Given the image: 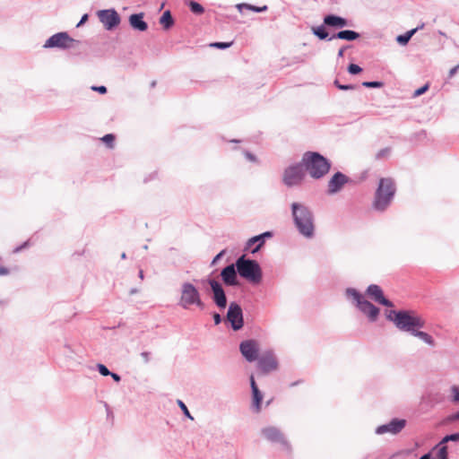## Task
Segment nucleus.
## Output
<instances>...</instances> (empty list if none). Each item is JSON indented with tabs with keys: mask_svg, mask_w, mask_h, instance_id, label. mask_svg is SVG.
Here are the masks:
<instances>
[{
	"mask_svg": "<svg viewBox=\"0 0 459 459\" xmlns=\"http://www.w3.org/2000/svg\"><path fill=\"white\" fill-rule=\"evenodd\" d=\"M293 224L299 235L311 239L316 234L315 216L312 210L303 203L294 202L290 204Z\"/></svg>",
	"mask_w": 459,
	"mask_h": 459,
	"instance_id": "1",
	"label": "nucleus"
},
{
	"mask_svg": "<svg viewBox=\"0 0 459 459\" xmlns=\"http://www.w3.org/2000/svg\"><path fill=\"white\" fill-rule=\"evenodd\" d=\"M385 317L400 331L409 333L410 334L416 328H423L425 326L424 319L410 309L386 310Z\"/></svg>",
	"mask_w": 459,
	"mask_h": 459,
	"instance_id": "2",
	"label": "nucleus"
},
{
	"mask_svg": "<svg viewBox=\"0 0 459 459\" xmlns=\"http://www.w3.org/2000/svg\"><path fill=\"white\" fill-rule=\"evenodd\" d=\"M396 194V185L392 178H381L374 193L371 208L377 212H385L392 204Z\"/></svg>",
	"mask_w": 459,
	"mask_h": 459,
	"instance_id": "3",
	"label": "nucleus"
},
{
	"mask_svg": "<svg viewBox=\"0 0 459 459\" xmlns=\"http://www.w3.org/2000/svg\"><path fill=\"white\" fill-rule=\"evenodd\" d=\"M302 164L311 178L318 180L326 176L332 168V161L319 152L307 151L301 158Z\"/></svg>",
	"mask_w": 459,
	"mask_h": 459,
	"instance_id": "4",
	"label": "nucleus"
},
{
	"mask_svg": "<svg viewBox=\"0 0 459 459\" xmlns=\"http://www.w3.org/2000/svg\"><path fill=\"white\" fill-rule=\"evenodd\" d=\"M345 296L347 299H352L355 307L367 317L368 323L374 324L378 320L381 313L380 307L368 300L359 290L349 287L345 290Z\"/></svg>",
	"mask_w": 459,
	"mask_h": 459,
	"instance_id": "5",
	"label": "nucleus"
},
{
	"mask_svg": "<svg viewBox=\"0 0 459 459\" xmlns=\"http://www.w3.org/2000/svg\"><path fill=\"white\" fill-rule=\"evenodd\" d=\"M238 275L253 285H258L263 280V271L256 260L247 258L245 255L236 260Z\"/></svg>",
	"mask_w": 459,
	"mask_h": 459,
	"instance_id": "6",
	"label": "nucleus"
},
{
	"mask_svg": "<svg viewBox=\"0 0 459 459\" xmlns=\"http://www.w3.org/2000/svg\"><path fill=\"white\" fill-rule=\"evenodd\" d=\"M178 305L188 309L191 306H196L200 310L205 308V303L202 300L198 289L191 282L186 281L181 285V296Z\"/></svg>",
	"mask_w": 459,
	"mask_h": 459,
	"instance_id": "7",
	"label": "nucleus"
},
{
	"mask_svg": "<svg viewBox=\"0 0 459 459\" xmlns=\"http://www.w3.org/2000/svg\"><path fill=\"white\" fill-rule=\"evenodd\" d=\"M307 173L302 161L294 162L287 166L281 174V183L287 188L299 186L306 179Z\"/></svg>",
	"mask_w": 459,
	"mask_h": 459,
	"instance_id": "8",
	"label": "nucleus"
},
{
	"mask_svg": "<svg viewBox=\"0 0 459 459\" xmlns=\"http://www.w3.org/2000/svg\"><path fill=\"white\" fill-rule=\"evenodd\" d=\"M80 41L72 38L68 32L60 31L50 36L44 43V48L71 49Z\"/></svg>",
	"mask_w": 459,
	"mask_h": 459,
	"instance_id": "9",
	"label": "nucleus"
},
{
	"mask_svg": "<svg viewBox=\"0 0 459 459\" xmlns=\"http://www.w3.org/2000/svg\"><path fill=\"white\" fill-rule=\"evenodd\" d=\"M261 435L264 439L272 444H279L281 447L288 451H291V445L286 438L282 431L275 426H267L261 429Z\"/></svg>",
	"mask_w": 459,
	"mask_h": 459,
	"instance_id": "10",
	"label": "nucleus"
},
{
	"mask_svg": "<svg viewBox=\"0 0 459 459\" xmlns=\"http://www.w3.org/2000/svg\"><path fill=\"white\" fill-rule=\"evenodd\" d=\"M202 283H207L211 290L212 292V299L213 303L218 307L220 309H225L228 305V299L226 296V292L220 281L208 277L206 279H202Z\"/></svg>",
	"mask_w": 459,
	"mask_h": 459,
	"instance_id": "11",
	"label": "nucleus"
},
{
	"mask_svg": "<svg viewBox=\"0 0 459 459\" xmlns=\"http://www.w3.org/2000/svg\"><path fill=\"white\" fill-rule=\"evenodd\" d=\"M226 321L229 322L230 328L235 332L243 328L245 325L243 309L238 302L232 301L230 303Z\"/></svg>",
	"mask_w": 459,
	"mask_h": 459,
	"instance_id": "12",
	"label": "nucleus"
},
{
	"mask_svg": "<svg viewBox=\"0 0 459 459\" xmlns=\"http://www.w3.org/2000/svg\"><path fill=\"white\" fill-rule=\"evenodd\" d=\"M97 16L108 31L116 30L121 22V17L115 8L99 10Z\"/></svg>",
	"mask_w": 459,
	"mask_h": 459,
	"instance_id": "13",
	"label": "nucleus"
},
{
	"mask_svg": "<svg viewBox=\"0 0 459 459\" xmlns=\"http://www.w3.org/2000/svg\"><path fill=\"white\" fill-rule=\"evenodd\" d=\"M256 361L257 368L263 375H267L279 367L278 359L273 350L264 351Z\"/></svg>",
	"mask_w": 459,
	"mask_h": 459,
	"instance_id": "14",
	"label": "nucleus"
},
{
	"mask_svg": "<svg viewBox=\"0 0 459 459\" xmlns=\"http://www.w3.org/2000/svg\"><path fill=\"white\" fill-rule=\"evenodd\" d=\"M353 180L342 171L334 172L327 184L326 193L330 195H335L342 190L345 185L352 183Z\"/></svg>",
	"mask_w": 459,
	"mask_h": 459,
	"instance_id": "15",
	"label": "nucleus"
},
{
	"mask_svg": "<svg viewBox=\"0 0 459 459\" xmlns=\"http://www.w3.org/2000/svg\"><path fill=\"white\" fill-rule=\"evenodd\" d=\"M259 344L255 339L242 341L239 343V351L243 358L249 363L255 362L260 357Z\"/></svg>",
	"mask_w": 459,
	"mask_h": 459,
	"instance_id": "16",
	"label": "nucleus"
},
{
	"mask_svg": "<svg viewBox=\"0 0 459 459\" xmlns=\"http://www.w3.org/2000/svg\"><path fill=\"white\" fill-rule=\"evenodd\" d=\"M406 424L407 421L404 419L393 418L389 422L377 426L375 433L377 435L386 433L397 435L405 428Z\"/></svg>",
	"mask_w": 459,
	"mask_h": 459,
	"instance_id": "17",
	"label": "nucleus"
},
{
	"mask_svg": "<svg viewBox=\"0 0 459 459\" xmlns=\"http://www.w3.org/2000/svg\"><path fill=\"white\" fill-rule=\"evenodd\" d=\"M365 294L381 306L386 307H393L394 306V302L385 296L383 289L377 284H369L366 289Z\"/></svg>",
	"mask_w": 459,
	"mask_h": 459,
	"instance_id": "18",
	"label": "nucleus"
},
{
	"mask_svg": "<svg viewBox=\"0 0 459 459\" xmlns=\"http://www.w3.org/2000/svg\"><path fill=\"white\" fill-rule=\"evenodd\" d=\"M273 237V232L271 230H267L261 234L253 236L247 241L245 250H250L251 254H255L262 248L266 239L271 238Z\"/></svg>",
	"mask_w": 459,
	"mask_h": 459,
	"instance_id": "19",
	"label": "nucleus"
},
{
	"mask_svg": "<svg viewBox=\"0 0 459 459\" xmlns=\"http://www.w3.org/2000/svg\"><path fill=\"white\" fill-rule=\"evenodd\" d=\"M238 274L237 264L235 262L234 264H228L221 270V281L226 286L238 287L239 285Z\"/></svg>",
	"mask_w": 459,
	"mask_h": 459,
	"instance_id": "20",
	"label": "nucleus"
},
{
	"mask_svg": "<svg viewBox=\"0 0 459 459\" xmlns=\"http://www.w3.org/2000/svg\"><path fill=\"white\" fill-rule=\"evenodd\" d=\"M324 17L325 24L330 29L341 30L353 25L351 20L335 13H328Z\"/></svg>",
	"mask_w": 459,
	"mask_h": 459,
	"instance_id": "21",
	"label": "nucleus"
},
{
	"mask_svg": "<svg viewBox=\"0 0 459 459\" xmlns=\"http://www.w3.org/2000/svg\"><path fill=\"white\" fill-rule=\"evenodd\" d=\"M128 22L130 27L136 31L143 32L148 30V23L144 21V13H134L129 15Z\"/></svg>",
	"mask_w": 459,
	"mask_h": 459,
	"instance_id": "22",
	"label": "nucleus"
},
{
	"mask_svg": "<svg viewBox=\"0 0 459 459\" xmlns=\"http://www.w3.org/2000/svg\"><path fill=\"white\" fill-rule=\"evenodd\" d=\"M425 26L424 22H422L420 25L417 26L416 28H413L411 30H407L406 32L397 35L395 38V41L400 46H407L410 42L411 39L416 34L417 31L423 29Z\"/></svg>",
	"mask_w": 459,
	"mask_h": 459,
	"instance_id": "23",
	"label": "nucleus"
},
{
	"mask_svg": "<svg viewBox=\"0 0 459 459\" xmlns=\"http://www.w3.org/2000/svg\"><path fill=\"white\" fill-rule=\"evenodd\" d=\"M327 25L325 24V17L323 18V23L318 26L312 27L311 30L312 33L320 40H327L330 41L332 39H334V38H332V35L330 36L327 30Z\"/></svg>",
	"mask_w": 459,
	"mask_h": 459,
	"instance_id": "24",
	"label": "nucleus"
},
{
	"mask_svg": "<svg viewBox=\"0 0 459 459\" xmlns=\"http://www.w3.org/2000/svg\"><path fill=\"white\" fill-rule=\"evenodd\" d=\"M332 38L346 41H354L360 38V34L352 30H341L332 35Z\"/></svg>",
	"mask_w": 459,
	"mask_h": 459,
	"instance_id": "25",
	"label": "nucleus"
},
{
	"mask_svg": "<svg viewBox=\"0 0 459 459\" xmlns=\"http://www.w3.org/2000/svg\"><path fill=\"white\" fill-rule=\"evenodd\" d=\"M251 397H252V410L255 412H260L262 409V403L264 394L259 388H255V390H251Z\"/></svg>",
	"mask_w": 459,
	"mask_h": 459,
	"instance_id": "26",
	"label": "nucleus"
},
{
	"mask_svg": "<svg viewBox=\"0 0 459 459\" xmlns=\"http://www.w3.org/2000/svg\"><path fill=\"white\" fill-rule=\"evenodd\" d=\"M159 22L165 30L171 29L175 23V20L169 10H166L162 13Z\"/></svg>",
	"mask_w": 459,
	"mask_h": 459,
	"instance_id": "27",
	"label": "nucleus"
},
{
	"mask_svg": "<svg viewBox=\"0 0 459 459\" xmlns=\"http://www.w3.org/2000/svg\"><path fill=\"white\" fill-rule=\"evenodd\" d=\"M420 329L421 328H416L415 331L411 333V335L414 337H418L426 344L434 347L436 344L434 338L427 332L420 331Z\"/></svg>",
	"mask_w": 459,
	"mask_h": 459,
	"instance_id": "28",
	"label": "nucleus"
},
{
	"mask_svg": "<svg viewBox=\"0 0 459 459\" xmlns=\"http://www.w3.org/2000/svg\"><path fill=\"white\" fill-rule=\"evenodd\" d=\"M236 7L240 13L243 11V9L252 11L254 13H264L268 10V5H266V4L262 5V6H257V5L247 4V3L238 4Z\"/></svg>",
	"mask_w": 459,
	"mask_h": 459,
	"instance_id": "29",
	"label": "nucleus"
},
{
	"mask_svg": "<svg viewBox=\"0 0 459 459\" xmlns=\"http://www.w3.org/2000/svg\"><path fill=\"white\" fill-rule=\"evenodd\" d=\"M186 4L187 5L191 13H193L195 15H202L205 12L204 7L195 0L186 1Z\"/></svg>",
	"mask_w": 459,
	"mask_h": 459,
	"instance_id": "30",
	"label": "nucleus"
},
{
	"mask_svg": "<svg viewBox=\"0 0 459 459\" xmlns=\"http://www.w3.org/2000/svg\"><path fill=\"white\" fill-rule=\"evenodd\" d=\"M437 449V459H448V450L446 445H439V443L435 446Z\"/></svg>",
	"mask_w": 459,
	"mask_h": 459,
	"instance_id": "31",
	"label": "nucleus"
},
{
	"mask_svg": "<svg viewBox=\"0 0 459 459\" xmlns=\"http://www.w3.org/2000/svg\"><path fill=\"white\" fill-rule=\"evenodd\" d=\"M101 142L108 148H113L116 135L114 134H106L101 137Z\"/></svg>",
	"mask_w": 459,
	"mask_h": 459,
	"instance_id": "32",
	"label": "nucleus"
},
{
	"mask_svg": "<svg viewBox=\"0 0 459 459\" xmlns=\"http://www.w3.org/2000/svg\"><path fill=\"white\" fill-rule=\"evenodd\" d=\"M447 442H459V432L446 435L439 442V445H446Z\"/></svg>",
	"mask_w": 459,
	"mask_h": 459,
	"instance_id": "33",
	"label": "nucleus"
},
{
	"mask_svg": "<svg viewBox=\"0 0 459 459\" xmlns=\"http://www.w3.org/2000/svg\"><path fill=\"white\" fill-rule=\"evenodd\" d=\"M333 84L334 86L338 89V90H341V91H351V90H355V89H358L359 86L356 85V84H351V83H349V84H342L339 82L338 79H335L334 82H333Z\"/></svg>",
	"mask_w": 459,
	"mask_h": 459,
	"instance_id": "34",
	"label": "nucleus"
},
{
	"mask_svg": "<svg viewBox=\"0 0 459 459\" xmlns=\"http://www.w3.org/2000/svg\"><path fill=\"white\" fill-rule=\"evenodd\" d=\"M385 85L382 81H365L361 83V86L365 88L380 89Z\"/></svg>",
	"mask_w": 459,
	"mask_h": 459,
	"instance_id": "35",
	"label": "nucleus"
},
{
	"mask_svg": "<svg viewBox=\"0 0 459 459\" xmlns=\"http://www.w3.org/2000/svg\"><path fill=\"white\" fill-rule=\"evenodd\" d=\"M233 44V41H229V42H226V41H216V42H212L210 44V46L212 48H218V49H221V50H225L229 48H230Z\"/></svg>",
	"mask_w": 459,
	"mask_h": 459,
	"instance_id": "36",
	"label": "nucleus"
},
{
	"mask_svg": "<svg viewBox=\"0 0 459 459\" xmlns=\"http://www.w3.org/2000/svg\"><path fill=\"white\" fill-rule=\"evenodd\" d=\"M347 71L351 75H357L360 74L363 71V69L359 65L351 63L347 66Z\"/></svg>",
	"mask_w": 459,
	"mask_h": 459,
	"instance_id": "37",
	"label": "nucleus"
},
{
	"mask_svg": "<svg viewBox=\"0 0 459 459\" xmlns=\"http://www.w3.org/2000/svg\"><path fill=\"white\" fill-rule=\"evenodd\" d=\"M177 403H178V407L181 409L183 414L186 418L193 420V417H192L187 406L186 405V403L180 399L177 400Z\"/></svg>",
	"mask_w": 459,
	"mask_h": 459,
	"instance_id": "38",
	"label": "nucleus"
},
{
	"mask_svg": "<svg viewBox=\"0 0 459 459\" xmlns=\"http://www.w3.org/2000/svg\"><path fill=\"white\" fill-rule=\"evenodd\" d=\"M451 393V402L454 403H459V385H452Z\"/></svg>",
	"mask_w": 459,
	"mask_h": 459,
	"instance_id": "39",
	"label": "nucleus"
},
{
	"mask_svg": "<svg viewBox=\"0 0 459 459\" xmlns=\"http://www.w3.org/2000/svg\"><path fill=\"white\" fill-rule=\"evenodd\" d=\"M96 369L98 370V372L103 376V377H107L110 374V370L107 368L106 365L102 364V363H98L96 365Z\"/></svg>",
	"mask_w": 459,
	"mask_h": 459,
	"instance_id": "40",
	"label": "nucleus"
},
{
	"mask_svg": "<svg viewBox=\"0 0 459 459\" xmlns=\"http://www.w3.org/2000/svg\"><path fill=\"white\" fill-rule=\"evenodd\" d=\"M429 89V83L427 82V83L423 84L422 86L419 87L418 89H416L414 91L413 96L419 97V96L424 94Z\"/></svg>",
	"mask_w": 459,
	"mask_h": 459,
	"instance_id": "41",
	"label": "nucleus"
},
{
	"mask_svg": "<svg viewBox=\"0 0 459 459\" xmlns=\"http://www.w3.org/2000/svg\"><path fill=\"white\" fill-rule=\"evenodd\" d=\"M242 152H243L245 158L247 160H248L249 161H251V162H256L257 161L256 156L254 153H252L251 152H249L247 150H243Z\"/></svg>",
	"mask_w": 459,
	"mask_h": 459,
	"instance_id": "42",
	"label": "nucleus"
},
{
	"mask_svg": "<svg viewBox=\"0 0 459 459\" xmlns=\"http://www.w3.org/2000/svg\"><path fill=\"white\" fill-rule=\"evenodd\" d=\"M226 254V249L220 251L212 260L211 265H215Z\"/></svg>",
	"mask_w": 459,
	"mask_h": 459,
	"instance_id": "43",
	"label": "nucleus"
},
{
	"mask_svg": "<svg viewBox=\"0 0 459 459\" xmlns=\"http://www.w3.org/2000/svg\"><path fill=\"white\" fill-rule=\"evenodd\" d=\"M390 148H383L377 152L376 154V159L379 160L387 155L390 152Z\"/></svg>",
	"mask_w": 459,
	"mask_h": 459,
	"instance_id": "44",
	"label": "nucleus"
},
{
	"mask_svg": "<svg viewBox=\"0 0 459 459\" xmlns=\"http://www.w3.org/2000/svg\"><path fill=\"white\" fill-rule=\"evenodd\" d=\"M91 90L94 91H97L100 94H105L108 91L107 87L104 85H100V86L93 85V86H91Z\"/></svg>",
	"mask_w": 459,
	"mask_h": 459,
	"instance_id": "45",
	"label": "nucleus"
},
{
	"mask_svg": "<svg viewBox=\"0 0 459 459\" xmlns=\"http://www.w3.org/2000/svg\"><path fill=\"white\" fill-rule=\"evenodd\" d=\"M212 318H213V321H214V325H220V324L221 323V321H222V317H221V316L218 312L213 311V312L212 313Z\"/></svg>",
	"mask_w": 459,
	"mask_h": 459,
	"instance_id": "46",
	"label": "nucleus"
},
{
	"mask_svg": "<svg viewBox=\"0 0 459 459\" xmlns=\"http://www.w3.org/2000/svg\"><path fill=\"white\" fill-rule=\"evenodd\" d=\"M30 246V241L27 240L25 242H23L22 245L16 247L14 249H13V253H19L21 252L22 250L25 249L26 247H28Z\"/></svg>",
	"mask_w": 459,
	"mask_h": 459,
	"instance_id": "47",
	"label": "nucleus"
},
{
	"mask_svg": "<svg viewBox=\"0 0 459 459\" xmlns=\"http://www.w3.org/2000/svg\"><path fill=\"white\" fill-rule=\"evenodd\" d=\"M88 19H89V14L88 13H84L81 17V19H80L79 22L77 23L76 27H81L82 25H83L88 21Z\"/></svg>",
	"mask_w": 459,
	"mask_h": 459,
	"instance_id": "48",
	"label": "nucleus"
},
{
	"mask_svg": "<svg viewBox=\"0 0 459 459\" xmlns=\"http://www.w3.org/2000/svg\"><path fill=\"white\" fill-rule=\"evenodd\" d=\"M249 382H250V388L251 390H255V388H259L255 380V377L254 375H251L250 377H249Z\"/></svg>",
	"mask_w": 459,
	"mask_h": 459,
	"instance_id": "49",
	"label": "nucleus"
},
{
	"mask_svg": "<svg viewBox=\"0 0 459 459\" xmlns=\"http://www.w3.org/2000/svg\"><path fill=\"white\" fill-rule=\"evenodd\" d=\"M458 70H459V64L450 69L448 77L452 78L453 76H455L456 74V73L458 72Z\"/></svg>",
	"mask_w": 459,
	"mask_h": 459,
	"instance_id": "50",
	"label": "nucleus"
},
{
	"mask_svg": "<svg viewBox=\"0 0 459 459\" xmlns=\"http://www.w3.org/2000/svg\"><path fill=\"white\" fill-rule=\"evenodd\" d=\"M112 377V379L116 382V383H119L121 381V377L120 375H118L117 373L116 372H110V374L108 375Z\"/></svg>",
	"mask_w": 459,
	"mask_h": 459,
	"instance_id": "51",
	"label": "nucleus"
},
{
	"mask_svg": "<svg viewBox=\"0 0 459 459\" xmlns=\"http://www.w3.org/2000/svg\"><path fill=\"white\" fill-rule=\"evenodd\" d=\"M350 46H343L338 50L337 57L342 58L344 56V52L346 49H348Z\"/></svg>",
	"mask_w": 459,
	"mask_h": 459,
	"instance_id": "52",
	"label": "nucleus"
},
{
	"mask_svg": "<svg viewBox=\"0 0 459 459\" xmlns=\"http://www.w3.org/2000/svg\"><path fill=\"white\" fill-rule=\"evenodd\" d=\"M142 358L143 359L145 363H148L150 361L151 352L149 351H143L141 353Z\"/></svg>",
	"mask_w": 459,
	"mask_h": 459,
	"instance_id": "53",
	"label": "nucleus"
},
{
	"mask_svg": "<svg viewBox=\"0 0 459 459\" xmlns=\"http://www.w3.org/2000/svg\"><path fill=\"white\" fill-rule=\"evenodd\" d=\"M104 406L107 411V417H113L112 410L107 403H104Z\"/></svg>",
	"mask_w": 459,
	"mask_h": 459,
	"instance_id": "54",
	"label": "nucleus"
},
{
	"mask_svg": "<svg viewBox=\"0 0 459 459\" xmlns=\"http://www.w3.org/2000/svg\"><path fill=\"white\" fill-rule=\"evenodd\" d=\"M452 420H459V410L451 415Z\"/></svg>",
	"mask_w": 459,
	"mask_h": 459,
	"instance_id": "55",
	"label": "nucleus"
},
{
	"mask_svg": "<svg viewBox=\"0 0 459 459\" xmlns=\"http://www.w3.org/2000/svg\"><path fill=\"white\" fill-rule=\"evenodd\" d=\"M419 459H434L430 453H427V454H424L423 455H421Z\"/></svg>",
	"mask_w": 459,
	"mask_h": 459,
	"instance_id": "56",
	"label": "nucleus"
},
{
	"mask_svg": "<svg viewBox=\"0 0 459 459\" xmlns=\"http://www.w3.org/2000/svg\"><path fill=\"white\" fill-rule=\"evenodd\" d=\"M302 382H303V380H301V379H300V380H298V381H295V382L291 383V384L290 385V387L296 386V385H299V384H300V383H302Z\"/></svg>",
	"mask_w": 459,
	"mask_h": 459,
	"instance_id": "57",
	"label": "nucleus"
},
{
	"mask_svg": "<svg viewBox=\"0 0 459 459\" xmlns=\"http://www.w3.org/2000/svg\"><path fill=\"white\" fill-rule=\"evenodd\" d=\"M138 276L141 280H143L144 279V273L143 271L141 269L138 273Z\"/></svg>",
	"mask_w": 459,
	"mask_h": 459,
	"instance_id": "58",
	"label": "nucleus"
},
{
	"mask_svg": "<svg viewBox=\"0 0 459 459\" xmlns=\"http://www.w3.org/2000/svg\"><path fill=\"white\" fill-rule=\"evenodd\" d=\"M137 292H138V290H137L136 288H132V289L129 290V293H130L131 295L135 294V293H137Z\"/></svg>",
	"mask_w": 459,
	"mask_h": 459,
	"instance_id": "59",
	"label": "nucleus"
},
{
	"mask_svg": "<svg viewBox=\"0 0 459 459\" xmlns=\"http://www.w3.org/2000/svg\"><path fill=\"white\" fill-rule=\"evenodd\" d=\"M230 142L234 143H241V140L232 139V140H230Z\"/></svg>",
	"mask_w": 459,
	"mask_h": 459,
	"instance_id": "60",
	"label": "nucleus"
},
{
	"mask_svg": "<svg viewBox=\"0 0 459 459\" xmlns=\"http://www.w3.org/2000/svg\"><path fill=\"white\" fill-rule=\"evenodd\" d=\"M120 257H121V259H122V260L126 259V254L125 252H123V253L121 254Z\"/></svg>",
	"mask_w": 459,
	"mask_h": 459,
	"instance_id": "61",
	"label": "nucleus"
},
{
	"mask_svg": "<svg viewBox=\"0 0 459 459\" xmlns=\"http://www.w3.org/2000/svg\"><path fill=\"white\" fill-rule=\"evenodd\" d=\"M155 86H156V81H152V82H151V87H152V88H154Z\"/></svg>",
	"mask_w": 459,
	"mask_h": 459,
	"instance_id": "62",
	"label": "nucleus"
},
{
	"mask_svg": "<svg viewBox=\"0 0 459 459\" xmlns=\"http://www.w3.org/2000/svg\"><path fill=\"white\" fill-rule=\"evenodd\" d=\"M296 62H303V59H299V57H295Z\"/></svg>",
	"mask_w": 459,
	"mask_h": 459,
	"instance_id": "63",
	"label": "nucleus"
},
{
	"mask_svg": "<svg viewBox=\"0 0 459 459\" xmlns=\"http://www.w3.org/2000/svg\"><path fill=\"white\" fill-rule=\"evenodd\" d=\"M143 248H144V249H147V248H148V246H147V245H144V246H143Z\"/></svg>",
	"mask_w": 459,
	"mask_h": 459,
	"instance_id": "64",
	"label": "nucleus"
}]
</instances>
